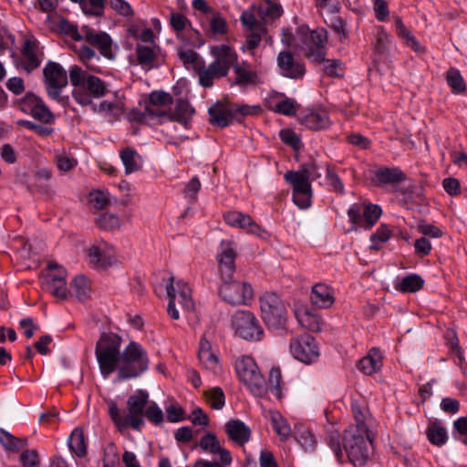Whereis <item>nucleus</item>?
Returning a JSON list of instances; mask_svg holds the SVG:
<instances>
[{
  "label": "nucleus",
  "instance_id": "obj_5",
  "mask_svg": "<svg viewBox=\"0 0 467 467\" xmlns=\"http://www.w3.org/2000/svg\"><path fill=\"white\" fill-rule=\"evenodd\" d=\"M371 439L368 427H349L343 437L344 450L349 462L355 466H363L369 456Z\"/></svg>",
  "mask_w": 467,
  "mask_h": 467
},
{
  "label": "nucleus",
  "instance_id": "obj_1",
  "mask_svg": "<svg viewBox=\"0 0 467 467\" xmlns=\"http://www.w3.org/2000/svg\"><path fill=\"white\" fill-rule=\"evenodd\" d=\"M122 338L116 333H102L96 343L95 356L103 379L117 373L116 381L140 377L148 370L150 359L146 349L130 341L121 349Z\"/></svg>",
  "mask_w": 467,
  "mask_h": 467
},
{
  "label": "nucleus",
  "instance_id": "obj_37",
  "mask_svg": "<svg viewBox=\"0 0 467 467\" xmlns=\"http://www.w3.org/2000/svg\"><path fill=\"white\" fill-rule=\"evenodd\" d=\"M120 159L126 174L133 173L140 169V156L134 150L130 148L123 150L120 152Z\"/></svg>",
  "mask_w": 467,
  "mask_h": 467
},
{
  "label": "nucleus",
  "instance_id": "obj_15",
  "mask_svg": "<svg viewBox=\"0 0 467 467\" xmlns=\"http://www.w3.org/2000/svg\"><path fill=\"white\" fill-rule=\"evenodd\" d=\"M85 38L91 46L97 47L99 53L108 59H113L112 40L106 32L97 31L88 26L81 28Z\"/></svg>",
  "mask_w": 467,
  "mask_h": 467
},
{
  "label": "nucleus",
  "instance_id": "obj_48",
  "mask_svg": "<svg viewBox=\"0 0 467 467\" xmlns=\"http://www.w3.org/2000/svg\"><path fill=\"white\" fill-rule=\"evenodd\" d=\"M30 115L46 124L52 123L54 121V115L50 111V109L45 105L43 100L38 103V105L34 108V109L30 112Z\"/></svg>",
  "mask_w": 467,
  "mask_h": 467
},
{
  "label": "nucleus",
  "instance_id": "obj_22",
  "mask_svg": "<svg viewBox=\"0 0 467 467\" xmlns=\"http://www.w3.org/2000/svg\"><path fill=\"white\" fill-rule=\"evenodd\" d=\"M310 301L318 308H328L335 303L334 291L326 284H317L312 287Z\"/></svg>",
  "mask_w": 467,
  "mask_h": 467
},
{
  "label": "nucleus",
  "instance_id": "obj_17",
  "mask_svg": "<svg viewBox=\"0 0 467 467\" xmlns=\"http://www.w3.org/2000/svg\"><path fill=\"white\" fill-rule=\"evenodd\" d=\"M301 125L309 130L327 129L331 122L327 112L324 109H311L298 118Z\"/></svg>",
  "mask_w": 467,
  "mask_h": 467
},
{
  "label": "nucleus",
  "instance_id": "obj_35",
  "mask_svg": "<svg viewBox=\"0 0 467 467\" xmlns=\"http://www.w3.org/2000/svg\"><path fill=\"white\" fill-rule=\"evenodd\" d=\"M424 285V280L416 274H410L400 282L395 285L397 290L404 293H413L419 291Z\"/></svg>",
  "mask_w": 467,
  "mask_h": 467
},
{
  "label": "nucleus",
  "instance_id": "obj_4",
  "mask_svg": "<svg viewBox=\"0 0 467 467\" xmlns=\"http://www.w3.org/2000/svg\"><path fill=\"white\" fill-rule=\"evenodd\" d=\"M296 36L299 39L297 47L303 55L310 62L321 64L327 56V31L323 27L311 30L303 25L297 27Z\"/></svg>",
  "mask_w": 467,
  "mask_h": 467
},
{
  "label": "nucleus",
  "instance_id": "obj_46",
  "mask_svg": "<svg viewBox=\"0 0 467 467\" xmlns=\"http://www.w3.org/2000/svg\"><path fill=\"white\" fill-rule=\"evenodd\" d=\"M207 400L214 410H221L225 403L223 391L219 387H214L206 391Z\"/></svg>",
  "mask_w": 467,
  "mask_h": 467
},
{
  "label": "nucleus",
  "instance_id": "obj_23",
  "mask_svg": "<svg viewBox=\"0 0 467 467\" xmlns=\"http://www.w3.org/2000/svg\"><path fill=\"white\" fill-rule=\"evenodd\" d=\"M225 431L230 440L237 444L246 443L251 435V430L240 420H231L225 424Z\"/></svg>",
  "mask_w": 467,
  "mask_h": 467
},
{
  "label": "nucleus",
  "instance_id": "obj_9",
  "mask_svg": "<svg viewBox=\"0 0 467 467\" xmlns=\"http://www.w3.org/2000/svg\"><path fill=\"white\" fill-rule=\"evenodd\" d=\"M232 326L235 334L245 340L259 341L263 337L264 330L250 311H236L232 317Z\"/></svg>",
  "mask_w": 467,
  "mask_h": 467
},
{
  "label": "nucleus",
  "instance_id": "obj_7",
  "mask_svg": "<svg viewBox=\"0 0 467 467\" xmlns=\"http://www.w3.org/2000/svg\"><path fill=\"white\" fill-rule=\"evenodd\" d=\"M262 318L270 329L283 328L286 322L287 311L285 304L275 293H265L260 297Z\"/></svg>",
  "mask_w": 467,
  "mask_h": 467
},
{
  "label": "nucleus",
  "instance_id": "obj_3",
  "mask_svg": "<svg viewBox=\"0 0 467 467\" xmlns=\"http://www.w3.org/2000/svg\"><path fill=\"white\" fill-rule=\"evenodd\" d=\"M211 54L215 59L199 71V82L205 88L212 87L214 78L227 76L230 67L238 64L235 51L226 45L213 46Z\"/></svg>",
  "mask_w": 467,
  "mask_h": 467
},
{
  "label": "nucleus",
  "instance_id": "obj_58",
  "mask_svg": "<svg viewBox=\"0 0 467 467\" xmlns=\"http://www.w3.org/2000/svg\"><path fill=\"white\" fill-rule=\"evenodd\" d=\"M453 434L467 444V417H461L453 422Z\"/></svg>",
  "mask_w": 467,
  "mask_h": 467
},
{
  "label": "nucleus",
  "instance_id": "obj_14",
  "mask_svg": "<svg viewBox=\"0 0 467 467\" xmlns=\"http://www.w3.org/2000/svg\"><path fill=\"white\" fill-rule=\"evenodd\" d=\"M277 67L281 76L297 80L306 74L305 64L295 58L291 51H281L276 58Z\"/></svg>",
  "mask_w": 467,
  "mask_h": 467
},
{
  "label": "nucleus",
  "instance_id": "obj_18",
  "mask_svg": "<svg viewBox=\"0 0 467 467\" xmlns=\"http://www.w3.org/2000/svg\"><path fill=\"white\" fill-rule=\"evenodd\" d=\"M208 113L210 116V122L221 128L229 125L230 120L234 119L232 103L217 102L209 108Z\"/></svg>",
  "mask_w": 467,
  "mask_h": 467
},
{
  "label": "nucleus",
  "instance_id": "obj_26",
  "mask_svg": "<svg viewBox=\"0 0 467 467\" xmlns=\"http://www.w3.org/2000/svg\"><path fill=\"white\" fill-rule=\"evenodd\" d=\"M382 365V357L379 350L376 348H372L368 354L362 358L358 364V369L366 375H372L379 370Z\"/></svg>",
  "mask_w": 467,
  "mask_h": 467
},
{
  "label": "nucleus",
  "instance_id": "obj_57",
  "mask_svg": "<svg viewBox=\"0 0 467 467\" xmlns=\"http://www.w3.org/2000/svg\"><path fill=\"white\" fill-rule=\"evenodd\" d=\"M58 27L63 34L70 36L75 41L83 39L84 35L82 33L80 34L77 26L66 19H62L59 22Z\"/></svg>",
  "mask_w": 467,
  "mask_h": 467
},
{
  "label": "nucleus",
  "instance_id": "obj_55",
  "mask_svg": "<svg viewBox=\"0 0 467 467\" xmlns=\"http://www.w3.org/2000/svg\"><path fill=\"white\" fill-rule=\"evenodd\" d=\"M232 110L234 119L239 120V116L255 115L261 111L260 106L237 105L232 103Z\"/></svg>",
  "mask_w": 467,
  "mask_h": 467
},
{
  "label": "nucleus",
  "instance_id": "obj_39",
  "mask_svg": "<svg viewBox=\"0 0 467 467\" xmlns=\"http://www.w3.org/2000/svg\"><path fill=\"white\" fill-rule=\"evenodd\" d=\"M429 441L436 446H442L448 440L447 431L441 423H433L427 429Z\"/></svg>",
  "mask_w": 467,
  "mask_h": 467
},
{
  "label": "nucleus",
  "instance_id": "obj_29",
  "mask_svg": "<svg viewBox=\"0 0 467 467\" xmlns=\"http://www.w3.org/2000/svg\"><path fill=\"white\" fill-rule=\"evenodd\" d=\"M36 44L34 40L27 39L24 43L23 56L24 67L26 71L31 72L40 66L41 60L36 55Z\"/></svg>",
  "mask_w": 467,
  "mask_h": 467
},
{
  "label": "nucleus",
  "instance_id": "obj_30",
  "mask_svg": "<svg viewBox=\"0 0 467 467\" xmlns=\"http://www.w3.org/2000/svg\"><path fill=\"white\" fill-rule=\"evenodd\" d=\"M296 317L298 323L307 330L312 332L321 330L320 317L308 309L305 308L296 311Z\"/></svg>",
  "mask_w": 467,
  "mask_h": 467
},
{
  "label": "nucleus",
  "instance_id": "obj_53",
  "mask_svg": "<svg viewBox=\"0 0 467 467\" xmlns=\"http://www.w3.org/2000/svg\"><path fill=\"white\" fill-rule=\"evenodd\" d=\"M279 136H280L281 140L285 144L292 147L295 150H299V149L301 148L300 138L292 130H289V129L282 130L279 132Z\"/></svg>",
  "mask_w": 467,
  "mask_h": 467
},
{
  "label": "nucleus",
  "instance_id": "obj_38",
  "mask_svg": "<svg viewBox=\"0 0 467 467\" xmlns=\"http://www.w3.org/2000/svg\"><path fill=\"white\" fill-rule=\"evenodd\" d=\"M270 418L273 428L281 440H286L291 434V428L281 414L275 410L270 411Z\"/></svg>",
  "mask_w": 467,
  "mask_h": 467
},
{
  "label": "nucleus",
  "instance_id": "obj_41",
  "mask_svg": "<svg viewBox=\"0 0 467 467\" xmlns=\"http://www.w3.org/2000/svg\"><path fill=\"white\" fill-rule=\"evenodd\" d=\"M392 235V233L387 224H381L377 231L371 234L370 249L379 250L381 244L388 242Z\"/></svg>",
  "mask_w": 467,
  "mask_h": 467
},
{
  "label": "nucleus",
  "instance_id": "obj_45",
  "mask_svg": "<svg viewBox=\"0 0 467 467\" xmlns=\"http://www.w3.org/2000/svg\"><path fill=\"white\" fill-rule=\"evenodd\" d=\"M446 81L455 93L465 90L464 80L458 69L450 68L446 73Z\"/></svg>",
  "mask_w": 467,
  "mask_h": 467
},
{
  "label": "nucleus",
  "instance_id": "obj_11",
  "mask_svg": "<svg viewBox=\"0 0 467 467\" xmlns=\"http://www.w3.org/2000/svg\"><path fill=\"white\" fill-rule=\"evenodd\" d=\"M290 352L295 358L306 364L314 362L319 356L316 339L308 334L292 338Z\"/></svg>",
  "mask_w": 467,
  "mask_h": 467
},
{
  "label": "nucleus",
  "instance_id": "obj_32",
  "mask_svg": "<svg viewBox=\"0 0 467 467\" xmlns=\"http://www.w3.org/2000/svg\"><path fill=\"white\" fill-rule=\"evenodd\" d=\"M380 183H398L406 180V174L398 167H382L376 171Z\"/></svg>",
  "mask_w": 467,
  "mask_h": 467
},
{
  "label": "nucleus",
  "instance_id": "obj_63",
  "mask_svg": "<svg viewBox=\"0 0 467 467\" xmlns=\"http://www.w3.org/2000/svg\"><path fill=\"white\" fill-rule=\"evenodd\" d=\"M42 99L32 93H27L20 99V108L25 113L30 112L36 108Z\"/></svg>",
  "mask_w": 467,
  "mask_h": 467
},
{
  "label": "nucleus",
  "instance_id": "obj_61",
  "mask_svg": "<svg viewBox=\"0 0 467 467\" xmlns=\"http://www.w3.org/2000/svg\"><path fill=\"white\" fill-rule=\"evenodd\" d=\"M242 24L250 31H265V27L257 21L254 15L250 12H244L241 15Z\"/></svg>",
  "mask_w": 467,
  "mask_h": 467
},
{
  "label": "nucleus",
  "instance_id": "obj_56",
  "mask_svg": "<svg viewBox=\"0 0 467 467\" xmlns=\"http://www.w3.org/2000/svg\"><path fill=\"white\" fill-rule=\"evenodd\" d=\"M327 444L334 451L337 459L340 462L343 458V451L340 447V434L337 431H331L327 437Z\"/></svg>",
  "mask_w": 467,
  "mask_h": 467
},
{
  "label": "nucleus",
  "instance_id": "obj_51",
  "mask_svg": "<svg viewBox=\"0 0 467 467\" xmlns=\"http://www.w3.org/2000/svg\"><path fill=\"white\" fill-rule=\"evenodd\" d=\"M224 220L227 224L244 229L245 223L249 221V215L241 212L233 211L224 214Z\"/></svg>",
  "mask_w": 467,
  "mask_h": 467
},
{
  "label": "nucleus",
  "instance_id": "obj_43",
  "mask_svg": "<svg viewBox=\"0 0 467 467\" xmlns=\"http://www.w3.org/2000/svg\"><path fill=\"white\" fill-rule=\"evenodd\" d=\"M296 440L306 451H312L316 448L317 440L308 429H298L296 432Z\"/></svg>",
  "mask_w": 467,
  "mask_h": 467
},
{
  "label": "nucleus",
  "instance_id": "obj_24",
  "mask_svg": "<svg viewBox=\"0 0 467 467\" xmlns=\"http://www.w3.org/2000/svg\"><path fill=\"white\" fill-rule=\"evenodd\" d=\"M67 272L61 269V274L49 275L46 283L47 290L55 297L59 299H67L68 291L67 288Z\"/></svg>",
  "mask_w": 467,
  "mask_h": 467
},
{
  "label": "nucleus",
  "instance_id": "obj_34",
  "mask_svg": "<svg viewBox=\"0 0 467 467\" xmlns=\"http://www.w3.org/2000/svg\"><path fill=\"white\" fill-rule=\"evenodd\" d=\"M198 358L200 362L207 368L215 370L218 366L217 357L211 350V344L206 339H201Z\"/></svg>",
  "mask_w": 467,
  "mask_h": 467
},
{
  "label": "nucleus",
  "instance_id": "obj_19",
  "mask_svg": "<svg viewBox=\"0 0 467 467\" xmlns=\"http://www.w3.org/2000/svg\"><path fill=\"white\" fill-rule=\"evenodd\" d=\"M223 279H230L235 271V253L231 243H222V251L217 255Z\"/></svg>",
  "mask_w": 467,
  "mask_h": 467
},
{
  "label": "nucleus",
  "instance_id": "obj_62",
  "mask_svg": "<svg viewBox=\"0 0 467 467\" xmlns=\"http://www.w3.org/2000/svg\"><path fill=\"white\" fill-rule=\"evenodd\" d=\"M109 414L112 421L116 424V426L121 430L129 426L126 418L123 419L121 417L120 411L117 406V404L113 401H110L109 404Z\"/></svg>",
  "mask_w": 467,
  "mask_h": 467
},
{
  "label": "nucleus",
  "instance_id": "obj_60",
  "mask_svg": "<svg viewBox=\"0 0 467 467\" xmlns=\"http://www.w3.org/2000/svg\"><path fill=\"white\" fill-rule=\"evenodd\" d=\"M172 103V97L164 91H153L150 95V104L152 106H165Z\"/></svg>",
  "mask_w": 467,
  "mask_h": 467
},
{
  "label": "nucleus",
  "instance_id": "obj_49",
  "mask_svg": "<svg viewBox=\"0 0 467 467\" xmlns=\"http://www.w3.org/2000/svg\"><path fill=\"white\" fill-rule=\"evenodd\" d=\"M297 103L293 99L285 98L278 101L273 110L285 116H295L296 114Z\"/></svg>",
  "mask_w": 467,
  "mask_h": 467
},
{
  "label": "nucleus",
  "instance_id": "obj_52",
  "mask_svg": "<svg viewBox=\"0 0 467 467\" xmlns=\"http://www.w3.org/2000/svg\"><path fill=\"white\" fill-rule=\"evenodd\" d=\"M281 369L277 367L272 368L269 372V389L276 397L281 398Z\"/></svg>",
  "mask_w": 467,
  "mask_h": 467
},
{
  "label": "nucleus",
  "instance_id": "obj_27",
  "mask_svg": "<svg viewBox=\"0 0 467 467\" xmlns=\"http://www.w3.org/2000/svg\"><path fill=\"white\" fill-rule=\"evenodd\" d=\"M283 14V8L276 0H265L258 8V16L265 24L274 22Z\"/></svg>",
  "mask_w": 467,
  "mask_h": 467
},
{
  "label": "nucleus",
  "instance_id": "obj_13",
  "mask_svg": "<svg viewBox=\"0 0 467 467\" xmlns=\"http://www.w3.org/2000/svg\"><path fill=\"white\" fill-rule=\"evenodd\" d=\"M148 402L149 394L142 389L138 390L128 399L126 420L129 426L133 430H139L144 423L142 415L145 413Z\"/></svg>",
  "mask_w": 467,
  "mask_h": 467
},
{
  "label": "nucleus",
  "instance_id": "obj_54",
  "mask_svg": "<svg viewBox=\"0 0 467 467\" xmlns=\"http://www.w3.org/2000/svg\"><path fill=\"white\" fill-rule=\"evenodd\" d=\"M21 440L16 438L8 431L0 429V443L9 451H18L20 449Z\"/></svg>",
  "mask_w": 467,
  "mask_h": 467
},
{
  "label": "nucleus",
  "instance_id": "obj_20",
  "mask_svg": "<svg viewBox=\"0 0 467 467\" xmlns=\"http://www.w3.org/2000/svg\"><path fill=\"white\" fill-rule=\"evenodd\" d=\"M199 446L204 451L212 454H219L223 464H231L232 456L228 450L223 448L217 437L213 433H207L202 437Z\"/></svg>",
  "mask_w": 467,
  "mask_h": 467
},
{
  "label": "nucleus",
  "instance_id": "obj_44",
  "mask_svg": "<svg viewBox=\"0 0 467 467\" xmlns=\"http://www.w3.org/2000/svg\"><path fill=\"white\" fill-rule=\"evenodd\" d=\"M177 286L180 289L177 299L179 304L186 311L192 312L194 310V303L192 299L191 290L186 284L178 282Z\"/></svg>",
  "mask_w": 467,
  "mask_h": 467
},
{
  "label": "nucleus",
  "instance_id": "obj_64",
  "mask_svg": "<svg viewBox=\"0 0 467 467\" xmlns=\"http://www.w3.org/2000/svg\"><path fill=\"white\" fill-rule=\"evenodd\" d=\"M144 415L154 424H160L163 421V413L155 402L146 409Z\"/></svg>",
  "mask_w": 467,
  "mask_h": 467
},
{
  "label": "nucleus",
  "instance_id": "obj_25",
  "mask_svg": "<svg viewBox=\"0 0 467 467\" xmlns=\"http://www.w3.org/2000/svg\"><path fill=\"white\" fill-rule=\"evenodd\" d=\"M234 84L241 88L255 86L258 84L257 73L252 70L245 63L236 64L234 67Z\"/></svg>",
  "mask_w": 467,
  "mask_h": 467
},
{
  "label": "nucleus",
  "instance_id": "obj_50",
  "mask_svg": "<svg viewBox=\"0 0 467 467\" xmlns=\"http://www.w3.org/2000/svg\"><path fill=\"white\" fill-rule=\"evenodd\" d=\"M79 3L85 14L99 16L104 11L105 0H82Z\"/></svg>",
  "mask_w": 467,
  "mask_h": 467
},
{
  "label": "nucleus",
  "instance_id": "obj_31",
  "mask_svg": "<svg viewBox=\"0 0 467 467\" xmlns=\"http://www.w3.org/2000/svg\"><path fill=\"white\" fill-rule=\"evenodd\" d=\"M68 295L76 297L78 301H85L90 296V287L88 284V280L84 275L76 276L71 284L68 291Z\"/></svg>",
  "mask_w": 467,
  "mask_h": 467
},
{
  "label": "nucleus",
  "instance_id": "obj_12",
  "mask_svg": "<svg viewBox=\"0 0 467 467\" xmlns=\"http://www.w3.org/2000/svg\"><path fill=\"white\" fill-rule=\"evenodd\" d=\"M350 223L353 224L352 229L363 228L370 229L381 215V209L378 205L368 204L364 210L358 204H353L348 211Z\"/></svg>",
  "mask_w": 467,
  "mask_h": 467
},
{
  "label": "nucleus",
  "instance_id": "obj_21",
  "mask_svg": "<svg viewBox=\"0 0 467 467\" xmlns=\"http://www.w3.org/2000/svg\"><path fill=\"white\" fill-rule=\"evenodd\" d=\"M310 176V170L302 168L296 171H286L285 173V180L292 185L293 192H311Z\"/></svg>",
  "mask_w": 467,
  "mask_h": 467
},
{
  "label": "nucleus",
  "instance_id": "obj_6",
  "mask_svg": "<svg viewBox=\"0 0 467 467\" xmlns=\"http://www.w3.org/2000/svg\"><path fill=\"white\" fill-rule=\"evenodd\" d=\"M235 370L239 379L256 397H264L268 389L265 379L260 373L254 360L248 356L239 358L235 362Z\"/></svg>",
  "mask_w": 467,
  "mask_h": 467
},
{
  "label": "nucleus",
  "instance_id": "obj_33",
  "mask_svg": "<svg viewBox=\"0 0 467 467\" xmlns=\"http://www.w3.org/2000/svg\"><path fill=\"white\" fill-rule=\"evenodd\" d=\"M396 31L400 37H401L404 43L410 47L412 50L417 53L424 52V47L415 38L413 35L406 28L400 17H395Z\"/></svg>",
  "mask_w": 467,
  "mask_h": 467
},
{
  "label": "nucleus",
  "instance_id": "obj_8",
  "mask_svg": "<svg viewBox=\"0 0 467 467\" xmlns=\"http://www.w3.org/2000/svg\"><path fill=\"white\" fill-rule=\"evenodd\" d=\"M45 84L48 96L66 104L68 98L61 97V91L67 84V76L66 70L56 62H48L43 70Z\"/></svg>",
  "mask_w": 467,
  "mask_h": 467
},
{
  "label": "nucleus",
  "instance_id": "obj_36",
  "mask_svg": "<svg viewBox=\"0 0 467 467\" xmlns=\"http://www.w3.org/2000/svg\"><path fill=\"white\" fill-rule=\"evenodd\" d=\"M68 447L78 457H84L87 454V446L83 431L75 429L68 439Z\"/></svg>",
  "mask_w": 467,
  "mask_h": 467
},
{
  "label": "nucleus",
  "instance_id": "obj_40",
  "mask_svg": "<svg viewBox=\"0 0 467 467\" xmlns=\"http://www.w3.org/2000/svg\"><path fill=\"white\" fill-rule=\"evenodd\" d=\"M136 55L139 65L147 69L152 67L156 55L150 47L138 44L136 46Z\"/></svg>",
  "mask_w": 467,
  "mask_h": 467
},
{
  "label": "nucleus",
  "instance_id": "obj_10",
  "mask_svg": "<svg viewBox=\"0 0 467 467\" xmlns=\"http://www.w3.org/2000/svg\"><path fill=\"white\" fill-rule=\"evenodd\" d=\"M223 284L219 289L221 298L232 305H245L253 297V288L246 282L231 281L230 279H223Z\"/></svg>",
  "mask_w": 467,
  "mask_h": 467
},
{
  "label": "nucleus",
  "instance_id": "obj_16",
  "mask_svg": "<svg viewBox=\"0 0 467 467\" xmlns=\"http://www.w3.org/2000/svg\"><path fill=\"white\" fill-rule=\"evenodd\" d=\"M88 255L89 263L96 268H107L115 262L113 247L104 241L91 245Z\"/></svg>",
  "mask_w": 467,
  "mask_h": 467
},
{
  "label": "nucleus",
  "instance_id": "obj_28",
  "mask_svg": "<svg viewBox=\"0 0 467 467\" xmlns=\"http://www.w3.org/2000/svg\"><path fill=\"white\" fill-rule=\"evenodd\" d=\"M193 113L194 109L188 101L184 99H178L174 110L170 112L169 119L186 127Z\"/></svg>",
  "mask_w": 467,
  "mask_h": 467
},
{
  "label": "nucleus",
  "instance_id": "obj_59",
  "mask_svg": "<svg viewBox=\"0 0 467 467\" xmlns=\"http://www.w3.org/2000/svg\"><path fill=\"white\" fill-rule=\"evenodd\" d=\"M109 6L119 15L130 17L133 16V10L130 4L124 0H109Z\"/></svg>",
  "mask_w": 467,
  "mask_h": 467
},
{
  "label": "nucleus",
  "instance_id": "obj_2",
  "mask_svg": "<svg viewBox=\"0 0 467 467\" xmlns=\"http://www.w3.org/2000/svg\"><path fill=\"white\" fill-rule=\"evenodd\" d=\"M69 79L73 86L72 97L81 106H89L92 104V97L99 99L107 93L104 81L78 66L70 68Z\"/></svg>",
  "mask_w": 467,
  "mask_h": 467
},
{
  "label": "nucleus",
  "instance_id": "obj_42",
  "mask_svg": "<svg viewBox=\"0 0 467 467\" xmlns=\"http://www.w3.org/2000/svg\"><path fill=\"white\" fill-rule=\"evenodd\" d=\"M99 228L106 231H114L120 228V220L118 215L103 213L96 219Z\"/></svg>",
  "mask_w": 467,
  "mask_h": 467
},
{
  "label": "nucleus",
  "instance_id": "obj_47",
  "mask_svg": "<svg viewBox=\"0 0 467 467\" xmlns=\"http://www.w3.org/2000/svg\"><path fill=\"white\" fill-rule=\"evenodd\" d=\"M209 23V30L213 36L224 35L227 31L225 19L218 13H213Z\"/></svg>",
  "mask_w": 467,
  "mask_h": 467
}]
</instances>
